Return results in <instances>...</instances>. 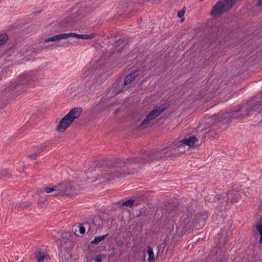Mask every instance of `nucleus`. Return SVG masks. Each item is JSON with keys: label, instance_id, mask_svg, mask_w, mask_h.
<instances>
[{"label": "nucleus", "instance_id": "0eeeda50", "mask_svg": "<svg viewBox=\"0 0 262 262\" xmlns=\"http://www.w3.org/2000/svg\"><path fill=\"white\" fill-rule=\"evenodd\" d=\"M58 188L57 190L59 195L73 196L79 191L72 183L69 182L59 184Z\"/></svg>", "mask_w": 262, "mask_h": 262}, {"label": "nucleus", "instance_id": "bb28decb", "mask_svg": "<svg viewBox=\"0 0 262 262\" xmlns=\"http://www.w3.org/2000/svg\"><path fill=\"white\" fill-rule=\"evenodd\" d=\"M7 73V68L4 69V68L0 66V80L3 76H6Z\"/></svg>", "mask_w": 262, "mask_h": 262}, {"label": "nucleus", "instance_id": "c756f323", "mask_svg": "<svg viewBox=\"0 0 262 262\" xmlns=\"http://www.w3.org/2000/svg\"><path fill=\"white\" fill-rule=\"evenodd\" d=\"M102 255H100V254L97 255L95 257V259H94L95 262H102Z\"/></svg>", "mask_w": 262, "mask_h": 262}, {"label": "nucleus", "instance_id": "b1692460", "mask_svg": "<svg viewBox=\"0 0 262 262\" xmlns=\"http://www.w3.org/2000/svg\"><path fill=\"white\" fill-rule=\"evenodd\" d=\"M43 150V148L41 147L39 148L38 150L35 151L34 154L29 156V157L32 159L34 160L39 155V154Z\"/></svg>", "mask_w": 262, "mask_h": 262}, {"label": "nucleus", "instance_id": "6e6552de", "mask_svg": "<svg viewBox=\"0 0 262 262\" xmlns=\"http://www.w3.org/2000/svg\"><path fill=\"white\" fill-rule=\"evenodd\" d=\"M36 79L35 73L32 71L25 72L20 76L16 82L11 85L12 88H15L16 85H24L26 84H32Z\"/></svg>", "mask_w": 262, "mask_h": 262}, {"label": "nucleus", "instance_id": "dca6fc26", "mask_svg": "<svg viewBox=\"0 0 262 262\" xmlns=\"http://www.w3.org/2000/svg\"><path fill=\"white\" fill-rule=\"evenodd\" d=\"M138 74L139 72L138 71H133L130 72V73L125 78L124 80V84L127 85L133 81L134 80Z\"/></svg>", "mask_w": 262, "mask_h": 262}, {"label": "nucleus", "instance_id": "4c0bfd02", "mask_svg": "<svg viewBox=\"0 0 262 262\" xmlns=\"http://www.w3.org/2000/svg\"><path fill=\"white\" fill-rule=\"evenodd\" d=\"M100 166H96L95 167L94 169H93V171L94 170L95 171H99L100 170Z\"/></svg>", "mask_w": 262, "mask_h": 262}, {"label": "nucleus", "instance_id": "f257e3e1", "mask_svg": "<svg viewBox=\"0 0 262 262\" xmlns=\"http://www.w3.org/2000/svg\"><path fill=\"white\" fill-rule=\"evenodd\" d=\"M254 111L253 106L251 104H247L245 106H237L233 108L229 112H225L219 114L217 116H214L212 118V123H228L232 121L234 119H242L247 116H249L251 113ZM216 130V126L213 124L210 130V134L211 137H215L213 135H217V132H214Z\"/></svg>", "mask_w": 262, "mask_h": 262}, {"label": "nucleus", "instance_id": "a211bd4d", "mask_svg": "<svg viewBox=\"0 0 262 262\" xmlns=\"http://www.w3.org/2000/svg\"><path fill=\"white\" fill-rule=\"evenodd\" d=\"M58 188V184H57L53 187H44L43 189L46 193H49L52 192H54V195H59V191L57 190Z\"/></svg>", "mask_w": 262, "mask_h": 262}, {"label": "nucleus", "instance_id": "2f4dec72", "mask_svg": "<svg viewBox=\"0 0 262 262\" xmlns=\"http://www.w3.org/2000/svg\"><path fill=\"white\" fill-rule=\"evenodd\" d=\"M79 231L82 234H84L85 232V227L80 225L79 226Z\"/></svg>", "mask_w": 262, "mask_h": 262}, {"label": "nucleus", "instance_id": "72a5a7b5", "mask_svg": "<svg viewBox=\"0 0 262 262\" xmlns=\"http://www.w3.org/2000/svg\"><path fill=\"white\" fill-rule=\"evenodd\" d=\"M84 10L86 13H90L93 11V9L89 7H85Z\"/></svg>", "mask_w": 262, "mask_h": 262}, {"label": "nucleus", "instance_id": "f3484780", "mask_svg": "<svg viewBox=\"0 0 262 262\" xmlns=\"http://www.w3.org/2000/svg\"><path fill=\"white\" fill-rule=\"evenodd\" d=\"M176 207L173 203H168L167 204L165 205V215L169 214L175 210Z\"/></svg>", "mask_w": 262, "mask_h": 262}, {"label": "nucleus", "instance_id": "7ed1b4c3", "mask_svg": "<svg viewBox=\"0 0 262 262\" xmlns=\"http://www.w3.org/2000/svg\"><path fill=\"white\" fill-rule=\"evenodd\" d=\"M147 151H144L141 157L140 158H129L126 159L125 160L123 159H116L114 162L111 161L110 160H107L104 163H105L107 167H121L125 166L127 164H145L146 163H150L152 162L151 160H149L150 158H149L148 156H145V153Z\"/></svg>", "mask_w": 262, "mask_h": 262}, {"label": "nucleus", "instance_id": "79ce46f5", "mask_svg": "<svg viewBox=\"0 0 262 262\" xmlns=\"http://www.w3.org/2000/svg\"><path fill=\"white\" fill-rule=\"evenodd\" d=\"M234 201H235V200L234 199H232L231 201L232 203L234 202Z\"/></svg>", "mask_w": 262, "mask_h": 262}, {"label": "nucleus", "instance_id": "9b49d317", "mask_svg": "<svg viewBox=\"0 0 262 262\" xmlns=\"http://www.w3.org/2000/svg\"><path fill=\"white\" fill-rule=\"evenodd\" d=\"M73 123L71 120L65 116L59 121L57 126V131L59 133L64 132Z\"/></svg>", "mask_w": 262, "mask_h": 262}, {"label": "nucleus", "instance_id": "cd10ccee", "mask_svg": "<svg viewBox=\"0 0 262 262\" xmlns=\"http://www.w3.org/2000/svg\"><path fill=\"white\" fill-rule=\"evenodd\" d=\"M224 198H225V196L223 194H216L215 196H214L213 201L214 202L219 201L224 199Z\"/></svg>", "mask_w": 262, "mask_h": 262}, {"label": "nucleus", "instance_id": "c85d7f7f", "mask_svg": "<svg viewBox=\"0 0 262 262\" xmlns=\"http://www.w3.org/2000/svg\"><path fill=\"white\" fill-rule=\"evenodd\" d=\"M185 12V8H183L182 10H181L178 12V16L180 18L182 17L184 15Z\"/></svg>", "mask_w": 262, "mask_h": 262}, {"label": "nucleus", "instance_id": "2eb2a0df", "mask_svg": "<svg viewBox=\"0 0 262 262\" xmlns=\"http://www.w3.org/2000/svg\"><path fill=\"white\" fill-rule=\"evenodd\" d=\"M181 141L184 144L190 147L195 146L198 145V140L194 136H191L188 138L182 140Z\"/></svg>", "mask_w": 262, "mask_h": 262}, {"label": "nucleus", "instance_id": "37998d69", "mask_svg": "<svg viewBox=\"0 0 262 262\" xmlns=\"http://www.w3.org/2000/svg\"><path fill=\"white\" fill-rule=\"evenodd\" d=\"M203 1V0H200V2H202V1Z\"/></svg>", "mask_w": 262, "mask_h": 262}, {"label": "nucleus", "instance_id": "20e7f679", "mask_svg": "<svg viewBox=\"0 0 262 262\" xmlns=\"http://www.w3.org/2000/svg\"><path fill=\"white\" fill-rule=\"evenodd\" d=\"M237 0H220L213 6L210 15L214 17H217L222 15L224 12L228 11Z\"/></svg>", "mask_w": 262, "mask_h": 262}, {"label": "nucleus", "instance_id": "5701e85b", "mask_svg": "<svg viewBox=\"0 0 262 262\" xmlns=\"http://www.w3.org/2000/svg\"><path fill=\"white\" fill-rule=\"evenodd\" d=\"M102 221L99 217H95L93 219V223L98 227L102 226Z\"/></svg>", "mask_w": 262, "mask_h": 262}, {"label": "nucleus", "instance_id": "4468645a", "mask_svg": "<svg viewBox=\"0 0 262 262\" xmlns=\"http://www.w3.org/2000/svg\"><path fill=\"white\" fill-rule=\"evenodd\" d=\"M35 257L37 262H48L50 259L49 255L44 250L36 252Z\"/></svg>", "mask_w": 262, "mask_h": 262}, {"label": "nucleus", "instance_id": "ea45409f", "mask_svg": "<svg viewBox=\"0 0 262 262\" xmlns=\"http://www.w3.org/2000/svg\"><path fill=\"white\" fill-rule=\"evenodd\" d=\"M84 225L85 226V227H88L89 228V230H90V226L89 225V224L88 223H84Z\"/></svg>", "mask_w": 262, "mask_h": 262}, {"label": "nucleus", "instance_id": "aec40b11", "mask_svg": "<svg viewBox=\"0 0 262 262\" xmlns=\"http://www.w3.org/2000/svg\"><path fill=\"white\" fill-rule=\"evenodd\" d=\"M108 234L107 233L105 235H99L98 236L95 237V238L91 242L92 244H98L100 242L103 241L105 238H106L108 236Z\"/></svg>", "mask_w": 262, "mask_h": 262}, {"label": "nucleus", "instance_id": "473e14b6", "mask_svg": "<svg viewBox=\"0 0 262 262\" xmlns=\"http://www.w3.org/2000/svg\"><path fill=\"white\" fill-rule=\"evenodd\" d=\"M45 200H43V199H39L38 200V205L39 207H41L42 206V204H45Z\"/></svg>", "mask_w": 262, "mask_h": 262}, {"label": "nucleus", "instance_id": "f03ea898", "mask_svg": "<svg viewBox=\"0 0 262 262\" xmlns=\"http://www.w3.org/2000/svg\"><path fill=\"white\" fill-rule=\"evenodd\" d=\"M185 151L184 144L181 140L178 142H174L168 144L165 147L162 149H154L147 151L145 153L146 156L150 158L149 160L159 161L165 160L168 158H173L178 157L180 154L184 153Z\"/></svg>", "mask_w": 262, "mask_h": 262}, {"label": "nucleus", "instance_id": "58836bf2", "mask_svg": "<svg viewBox=\"0 0 262 262\" xmlns=\"http://www.w3.org/2000/svg\"><path fill=\"white\" fill-rule=\"evenodd\" d=\"M117 244L119 247H121L123 245V242L122 241H119L118 242H117Z\"/></svg>", "mask_w": 262, "mask_h": 262}, {"label": "nucleus", "instance_id": "a19ab883", "mask_svg": "<svg viewBox=\"0 0 262 262\" xmlns=\"http://www.w3.org/2000/svg\"><path fill=\"white\" fill-rule=\"evenodd\" d=\"M257 4L258 6H262V0H259Z\"/></svg>", "mask_w": 262, "mask_h": 262}, {"label": "nucleus", "instance_id": "a878e982", "mask_svg": "<svg viewBox=\"0 0 262 262\" xmlns=\"http://www.w3.org/2000/svg\"><path fill=\"white\" fill-rule=\"evenodd\" d=\"M8 39V36L5 34L0 36V46L5 43Z\"/></svg>", "mask_w": 262, "mask_h": 262}, {"label": "nucleus", "instance_id": "f704fd0d", "mask_svg": "<svg viewBox=\"0 0 262 262\" xmlns=\"http://www.w3.org/2000/svg\"><path fill=\"white\" fill-rule=\"evenodd\" d=\"M100 104H101V101L99 103H98V104H94L93 105V106H92L93 107V110H96V111H98V107L99 106V105H100Z\"/></svg>", "mask_w": 262, "mask_h": 262}, {"label": "nucleus", "instance_id": "7c9ffc66", "mask_svg": "<svg viewBox=\"0 0 262 262\" xmlns=\"http://www.w3.org/2000/svg\"><path fill=\"white\" fill-rule=\"evenodd\" d=\"M74 21V19L72 17H68L66 18V20H64V22L66 24H73Z\"/></svg>", "mask_w": 262, "mask_h": 262}, {"label": "nucleus", "instance_id": "ddd939ff", "mask_svg": "<svg viewBox=\"0 0 262 262\" xmlns=\"http://www.w3.org/2000/svg\"><path fill=\"white\" fill-rule=\"evenodd\" d=\"M82 112L81 107H75L72 109L66 116L73 122L75 119L79 117Z\"/></svg>", "mask_w": 262, "mask_h": 262}, {"label": "nucleus", "instance_id": "9d476101", "mask_svg": "<svg viewBox=\"0 0 262 262\" xmlns=\"http://www.w3.org/2000/svg\"><path fill=\"white\" fill-rule=\"evenodd\" d=\"M125 176L124 174L114 173H105L102 172L100 174L97 175L96 180H102V182L110 181L114 180L115 178L122 177Z\"/></svg>", "mask_w": 262, "mask_h": 262}, {"label": "nucleus", "instance_id": "423d86ee", "mask_svg": "<svg viewBox=\"0 0 262 262\" xmlns=\"http://www.w3.org/2000/svg\"><path fill=\"white\" fill-rule=\"evenodd\" d=\"M99 76L92 75L85 82L84 85L79 88L83 89L84 94H89L98 89L101 84Z\"/></svg>", "mask_w": 262, "mask_h": 262}, {"label": "nucleus", "instance_id": "f8f14e48", "mask_svg": "<svg viewBox=\"0 0 262 262\" xmlns=\"http://www.w3.org/2000/svg\"><path fill=\"white\" fill-rule=\"evenodd\" d=\"M208 218L206 213H200L197 215L193 226L196 228H202L205 224V222Z\"/></svg>", "mask_w": 262, "mask_h": 262}, {"label": "nucleus", "instance_id": "6ab92c4d", "mask_svg": "<svg viewBox=\"0 0 262 262\" xmlns=\"http://www.w3.org/2000/svg\"><path fill=\"white\" fill-rule=\"evenodd\" d=\"M147 254H148V261L155 262V255L152 248L148 246L147 247Z\"/></svg>", "mask_w": 262, "mask_h": 262}, {"label": "nucleus", "instance_id": "c9c22d12", "mask_svg": "<svg viewBox=\"0 0 262 262\" xmlns=\"http://www.w3.org/2000/svg\"><path fill=\"white\" fill-rule=\"evenodd\" d=\"M32 206V203L31 202H29L26 205H25L24 207L26 208H29L31 209Z\"/></svg>", "mask_w": 262, "mask_h": 262}, {"label": "nucleus", "instance_id": "393cba45", "mask_svg": "<svg viewBox=\"0 0 262 262\" xmlns=\"http://www.w3.org/2000/svg\"><path fill=\"white\" fill-rule=\"evenodd\" d=\"M135 200L134 199H130L129 200L123 202L121 204V206H125L130 207L133 206Z\"/></svg>", "mask_w": 262, "mask_h": 262}, {"label": "nucleus", "instance_id": "39448f33", "mask_svg": "<svg viewBox=\"0 0 262 262\" xmlns=\"http://www.w3.org/2000/svg\"><path fill=\"white\" fill-rule=\"evenodd\" d=\"M96 34L94 33H91L89 34H79L73 32L61 33L46 39L45 42L56 41L61 39H67L70 37H76L82 39H91L94 38Z\"/></svg>", "mask_w": 262, "mask_h": 262}, {"label": "nucleus", "instance_id": "4be33fe9", "mask_svg": "<svg viewBox=\"0 0 262 262\" xmlns=\"http://www.w3.org/2000/svg\"><path fill=\"white\" fill-rule=\"evenodd\" d=\"M256 229L260 234L259 243L262 244V222H260L256 226Z\"/></svg>", "mask_w": 262, "mask_h": 262}, {"label": "nucleus", "instance_id": "e433bc0d", "mask_svg": "<svg viewBox=\"0 0 262 262\" xmlns=\"http://www.w3.org/2000/svg\"><path fill=\"white\" fill-rule=\"evenodd\" d=\"M90 74V71L89 70H86L85 71V73L83 74L84 75L83 76V77H84L85 76H87L89 75Z\"/></svg>", "mask_w": 262, "mask_h": 262}, {"label": "nucleus", "instance_id": "412c9836", "mask_svg": "<svg viewBox=\"0 0 262 262\" xmlns=\"http://www.w3.org/2000/svg\"><path fill=\"white\" fill-rule=\"evenodd\" d=\"M1 178L4 179H9L11 177V173L7 169H4L2 171L1 174Z\"/></svg>", "mask_w": 262, "mask_h": 262}, {"label": "nucleus", "instance_id": "1a4fd4ad", "mask_svg": "<svg viewBox=\"0 0 262 262\" xmlns=\"http://www.w3.org/2000/svg\"><path fill=\"white\" fill-rule=\"evenodd\" d=\"M166 110L165 107L161 106L152 110L145 118L141 123L142 125L148 124L149 121L155 119Z\"/></svg>", "mask_w": 262, "mask_h": 262}]
</instances>
